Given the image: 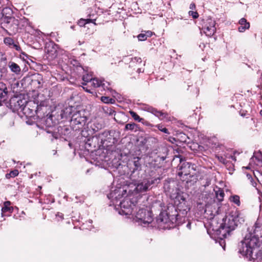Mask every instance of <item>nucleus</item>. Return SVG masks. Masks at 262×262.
I'll return each instance as SVG.
<instances>
[{
  "label": "nucleus",
  "mask_w": 262,
  "mask_h": 262,
  "mask_svg": "<svg viewBox=\"0 0 262 262\" xmlns=\"http://www.w3.org/2000/svg\"><path fill=\"white\" fill-rule=\"evenodd\" d=\"M237 221L240 223L244 222L243 214L239 210L232 211L223 219L219 228L216 230L219 238L221 239V242L220 241V245H222V243H224L223 239L226 238L227 236H229L231 233L235 229L237 226Z\"/></svg>",
  "instance_id": "nucleus-1"
},
{
  "label": "nucleus",
  "mask_w": 262,
  "mask_h": 262,
  "mask_svg": "<svg viewBox=\"0 0 262 262\" xmlns=\"http://www.w3.org/2000/svg\"><path fill=\"white\" fill-rule=\"evenodd\" d=\"M254 235L246 236L244 240L238 245V252L243 256L250 258L252 256L253 250L257 247L259 237L262 236V229L258 222L254 225Z\"/></svg>",
  "instance_id": "nucleus-2"
},
{
  "label": "nucleus",
  "mask_w": 262,
  "mask_h": 262,
  "mask_svg": "<svg viewBox=\"0 0 262 262\" xmlns=\"http://www.w3.org/2000/svg\"><path fill=\"white\" fill-rule=\"evenodd\" d=\"M174 213L169 215L166 211H161L156 219L158 227L162 229H166L172 227L174 224L179 225L182 221L179 214L177 213L176 209L173 207Z\"/></svg>",
  "instance_id": "nucleus-3"
},
{
  "label": "nucleus",
  "mask_w": 262,
  "mask_h": 262,
  "mask_svg": "<svg viewBox=\"0 0 262 262\" xmlns=\"http://www.w3.org/2000/svg\"><path fill=\"white\" fill-rule=\"evenodd\" d=\"M88 113L84 110L76 111L72 115L71 124L75 130L82 129L88 120Z\"/></svg>",
  "instance_id": "nucleus-4"
},
{
  "label": "nucleus",
  "mask_w": 262,
  "mask_h": 262,
  "mask_svg": "<svg viewBox=\"0 0 262 262\" xmlns=\"http://www.w3.org/2000/svg\"><path fill=\"white\" fill-rule=\"evenodd\" d=\"M178 175L181 180L183 181H186L188 182V177L191 178L193 176L191 173L195 170V166L194 164L186 161L181 162L178 166Z\"/></svg>",
  "instance_id": "nucleus-5"
},
{
  "label": "nucleus",
  "mask_w": 262,
  "mask_h": 262,
  "mask_svg": "<svg viewBox=\"0 0 262 262\" xmlns=\"http://www.w3.org/2000/svg\"><path fill=\"white\" fill-rule=\"evenodd\" d=\"M160 180V177L144 179L137 184L134 190L136 193H142L148 191L151 188L152 185L158 184Z\"/></svg>",
  "instance_id": "nucleus-6"
},
{
  "label": "nucleus",
  "mask_w": 262,
  "mask_h": 262,
  "mask_svg": "<svg viewBox=\"0 0 262 262\" xmlns=\"http://www.w3.org/2000/svg\"><path fill=\"white\" fill-rule=\"evenodd\" d=\"M135 221L145 226L153 221L152 212L146 208H140L135 215Z\"/></svg>",
  "instance_id": "nucleus-7"
},
{
  "label": "nucleus",
  "mask_w": 262,
  "mask_h": 262,
  "mask_svg": "<svg viewBox=\"0 0 262 262\" xmlns=\"http://www.w3.org/2000/svg\"><path fill=\"white\" fill-rule=\"evenodd\" d=\"M110 136V133L108 131H104L95 135L91 139H88L87 144L90 146H93V147L103 146Z\"/></svg>",
  "instance_id": "nucleus-8"
},
{
  "label": "nucleus",
  "mask_w": 262,
  "mask_h": 262,
  "mask_svg": "<svg viewBox=\"0 0 262 262\" xmlns=\"http://www.w3.org/2000/svg\"><path fill=\"white\" fill-rule=\"evenodd\" d=\"M120 209L119 213L121 215H134L133 212L135 209H137L134 204L129 198H125L120 203Z\"/></svg>",
  "instance_id": "nucleus-9"
},
{
  "label": "nucleus",
  "mask_w": 262,
  "mask_h": 262,
  "mask_svg": "<svg viewBox=\"0 0 262 262\" xmlns=\"http://www.w3.org/2000/svg\"><path fill=\"white\" fill-rule=\"evenodd\" d=\"M9 105L10 108L14 112L18 111L19 110L23 111L25 114L30 110L28 104L24 105V102L20 98L18 97H12L9 101Z\"/></svg>",
  "instance_id": "nucleus-10"
},
{
  "label": "nucleus",
  "mask_w": 262,
  "mask_h": 262,
  "mask_svg": "<svg viewBox=\"0 0 262 262\" xmlns=\"http://www.w3.org/2000/svg\"><path fill=\"white\" fill-rule=\"evenodd\" d=\"M202 30L206 36L211 37L216 31L215 21L212 18H207L202 20Z\"/></svg>",
  "instance_id": "nucleus-11"
},
{
  "label": "nucleus",
  "mask_w": 262,
  "mask_h": 262,
  "mask_svg": "<svg viewBox=\"0 0 262 262\" xmlns=\"http://www.w3.org/2000/svg\"><path fill=\"white\" fill-rule=\"evenodd\" d=\"M142 63V60L141 58L139 57H135L130 58V61L129 62V67L133 68L134 70L137 69L138 73L143 72V70L142 71L141 68L139 67Z\"/></svg>",
  "instance_id": "nucleus-12"
},
{
  "label": "nucleus",
  "mask_w": 262,
  "mask_h": 262,
  "mask_svg": "<svg viewBox=\"0 0 262 262\" xmlns=\"http://www.w3.org/2000/svg\"><path fill=\"white\" fill-rule=\"evenodd\" d=\"M149 113L158 117L160 120H163L164 119H167L168 116V115L167 113L159 111L152 106V108H149Z\"/></svg>",
  "instance_id": "nucleus-13"
},
{
  "label": "nucleus",
  "mask_w": 262,
  "mask_h": 262,
  "mask_svg": "<svg viewBox=\"0 0 262 262\" xmlns=\"http://www.w3.org/2000/svg\"><path fill=\"white\" fill-rule=\"evenodd\" d=\"M174 183L173 182L172 183L166 182L164 184V189L165 191L169 193L171 197H172V194H175L176 193H177V189H174Z\"/></svg>",
  "instance_id": "nucleus-14"
},
{
  "label": "nucleus",
  "mask_w": 262,
  "mask_h": 262,
  "mask_svg": "<svg viewBox=\"0 0 262 262\" xmlns=\"http://www.w3.org/2000/svg\"><path fill=\"white\" fill-rule=\"evenodd\" d=\"M43 79L41 75L37 74L34 75L31 80V84L36 88H40L42 86Z\"/></svg>",
  "instance_id": "nucleus-15"
},
{
  "label": "nucleus",
  "mask_w": 262,
  "mask_h": 262,
  "mask_svg": "<svg viewBox=\"0 0 262 262\" xmlns=\"http://www.w3.org/2000/svg\"><path fill=\"white\" fill-rule=\"evenodd\" d=\"M239 27L238 30L240 32H244L246 30L249 29L250 28V23L247 21L245 18H241L238 22Z\"/></svg>",
  "instance_id": "nucleus-16"
},
{
  "label": "nucleus",
  "mask_w": 262,
  "mask_h": 262,
  "mask_svg": "<svg viewBox=\"0 0 262 262\" xmlns=\"http://www.w3.org/2000/svg\"><path fill=\"white\" fill-rule=\"evenodd\" d=\"M8 66L12 73H14L16 75H19L20 74L21 68L15 62L9 61L8 63Z\"/></svg>",
  "instance_id": "nucleus-17"
},
{
  "label": "nucleus",
  "mask_w": 262,
  "mask_h": 262,
  "mask_svg": "<svg viewBox=\"0 0 262 262\" xmlns=\"http://www.w3.org/2000/svg\"><path fill=\"white\" fill-rule=\"evenodd\" d=\"M10 202L7 201L4 203V206L2 208V215H6V213L8 212L11 213L13 212V208L10 206Z\"/></svg>",
  "instance_id": "nucleus-18"
},
{
  "label": "nucleus",
  "mask_w": 262,
  "mask_h": 262,
  "mask_svg": "<svg viewBox=\"0 0 262 262\" xmlns=\"http://www.w3.org/2000/svg\"><path fill=\"white\" fill-rule=\"evenodd\" d=\"M7 89L3 83H0V101H5L7 95Z\"/></svg>",
  "instance_id": "nucleus-19"
},
{
  "label": "nucleus",
  "mask_w": 262,
  "mask_h": 262,
  "mask_svg": "<svg viewBox=\"0 0 262 262\" xmlns=\"http://www.w3.org/2000/svg\"><path fill=\"white\" fill-rule=\"evenodd\" d=\"M139 125L135 123H127L125 126V130H131L137 132L139 130Z\"/></svg>",
  "instance_id": "nucleus-20"
},
{
  "label": "nucleus",
  "mask_w": 262,
  "mask_h": 262,
  "mask_svg": "<svg viewBox=\"0 0 262 262\" xmlns=\"http://www.w3.org/2000/svg\"><path fill=\"white\" fill-rule=\"evenodd\" d=\"M8 21L7 23L9 24L11 23V26L13 27V30L14 31L17 30V25H18V19H15L14 17H8Z\"/></svg>",
  "instance_id": "nucleus-21"
},
{
  "label": "nucleus",
  "mask_w": 262,
  "mask_h": 262,
  "mask_svg": "<svg viewBox=\"0 0 262 262\" xmlns=\"http://www.w3.org/2000/svg\"><path fill=\"white\" fill-rule=\"evenodd\" d=\"M90 83L94 88L103 87L104 86V83H103L101 80H100L97 78H93Z\"/></svg>",
  "instance_id": "nucleus-22"
},
{
  "label": "nucleus",
  "mask_w": 262,
  "mask_h": 262,
  "mask_svg": "<svg viewBox=\"0 0 262 262\" xmlns=\"http://www.w3.org/2000/svg\"><path fill=\"white\" fill-rule=\"evenodd\" d=\"M215 195L217 198V199L219 200V201L221 202L223 200L225 193L224 192V190L220 188H217V190H215Z\"/></svg>",
  "instance_id": "nucleus-23"
},
{
  "label": "nucleus",
  "mask_w": 262,
  "mask_h": 262,
  "mask_svg": "<svg viewBox=\"0 0 262 262\" xmlns=\"http://www.w3.org/2000/svg\"><path fill=\"white\" fill-rule=\"evenodd\" d=\"M93 78H93L92 75L91 74L87 73L85 75H83L82 77V80L84 82L82 83V84L83 85H86L88 83H91Z\"/></svg>",
  "instance_id": "nucleus-24"
},
{
  "label": "nucleus",
  "mask_w": 262,
  "mask_h": 262,
  "mask_svg": "<svg viewBox=\"0 0 262 262\" xmlns=\"http://www.w3.org/2000/svg\"><path fill=\"white\" fill-rule=\"evenodd\" d=\"M140 158L139 157H135L134 158V165L135 168L134 169L133 171L134 172L135 170H138L141 169V164L140 162Z\"/></svg>",
  "instance_id": "nucleus-25"
},
{
  "label": "nucleus",
  "mask_w": 262,
  "mask_h": 262,
  "mask_svg": "<svg viewBox=\"0 0 262 262\" xmlns=\"http://www.w3.org/2000/svg\"><path fill=\"white\" fill-rule=\"evenodd\" d=\"M229 200L231 202L234 203L237 206H239L241 205L240 198L238 195H231L230 197Z\"/></svg>",
  "instance_id": "nucleus-26"
},
{
  "label": "nucleus",
  "mask_w": 262,
  "mask_h": 262,
  "mask_svg": "<svg viewBox=\"0 0 262 262\" xmlns=\"http://www.w3.org/2000/svg\"><path fill=\"white\" fill-rule=\"evenodd\" d=\"M101 100L105 103L114 104L115 103L114 99L106 96L101 97Z\"/></svg>",
  "instance_id": "nucleus-27"
},
{
  "label": "nucleus",
  "mask_w": 262,
  "mask_h": 262,
  "mask_svg": "<svg viewBox=\"0 0 262 262\" xmlns=\"http://www.w3.org/2000/svg\"><path fill=\"white\" fill-rule=\"evenodd\" d=\"M177 201H182V202H180V203L179 204H178V205L180 207H183L184 205H185L186 200H185V199L184 198V197L183 196H181V195H177V196H176L175 203H176Z\"/></svg>",
  "instance_id": "nucleus-28"
},
{
  "label": "nucleus",
  "mask_w": 262,
  "mask_h": 262,
  "mask_svg": "<svg viewBox=\"0 0 262 262\" xmlns=\"http://www.w3.org/2000/svg\"><path fill=\"white\" fill-rule=\"evenodd\" d=\"M129 114L132 117V118L137 121H138L139 122H142V120L144 119L143 118H141L140 117V116L135 112L130 111Z\"/></svg>",
  "instance_id": "nucleus-29"
},
{
  "label": "nucleus",
  "mask_w": 262,
  "mask_h": 262,
  "mask_svg": "<svg viewBox=\"0 0 262 262\" xmlns=\"http://www.w3.org/2000/svg\"><path fill=\"white\" fill-rule=\"evenodd\" d=\"M156 127H157L158 128V129L159 130H160L161 132H162L166 134H167V135L170 134V133L168 131V130L166 127H165L163 125H162L161 124H159L156 125Z\"/></svg>",
  "instance_id": "nucleus-30"
},
{
  "label": "nucleus",
  "mask_w": 262,
  "mask_h": 262,
  "mask_svg": "<svg viewBox=\"0 0 262 262\" xmlns=\"http://www.w3.org/2000/svg\"><path fill=\"white\" fill-rule=\"evenodd\" d=\"M4 42L5 45L8 46L10 48H11L12 45H13V43L14 42V41L13 39H12V38L7 37L4 38Z\"/></svg>",
  "instance_id": "nucleus-31"
},
{
  "label": "nucleus",
  "mask_w": 262,
  "mask_h": 262,
  "mask_svg": "<svg viewBox=\"0 0 262 262\" xmlns=\"http://www.w3.org/2000/svg\"><path fill=\"white\" fill-rule=\"evenodd\" d=\"M43 121V124L46 127H51L52 125L53 122L52 121V118L51 117L44 118Z\"/></svg>",
  "instance_id": "nucleus-32"
},
{
  "label": "nucleus",
  "mask_w": 262,
  "mask_h": 262,
  "mask_svg": "<svg viewBox=\"0 0 262 262\" xmlns=\"http://www.w3.org/2000/svg\"><path fill=\"white\" fill-rule=\"evenodd\" d=\"M253 157L255 158L258 161H262V153L260 151H255Z\"/></svg>",
  "instance_id": "nucleus-33"
},
{
  "label": "nucleus",
  "mask_w": 262,
  "mask_h": 262,
  "mask_svg": "<svg viewBox=\"0 0 262 262\" xmlns=\"http://www.w3.org/2000/svg\"><path fill=\"white\" fill-rule=\"evenodd\" d=\"M138 39L139 41H144L147 38V35L145 34L141 33L137 36Z\"/></svg>",
  "instance_id": "nucleus-34"
},
{
  "label": "nucleus",
  "mask_w": 262,
  "mask_h": 262,
  "mask_svg": "<svg viewBox=\"0 0 262 262\" xmlns=\"http://www.w3.org/2000/svg\"><path fill=\"white\" fill-rule=\"evenodd\" d=\"M72 107L70 108H66L65 110L63 111V113L61 114L62 117L63 118L64 116L65 117H67V116L66 114H69L70 115L71 113Z\"/></svg>",
  "instance_id": "nucleus-35"
},
{
  "label": "nucleus",
  "mask_w": 262,
  "mask_h": 262,
  "mask_svg": "<svg viewBox=\"0 0 262 262\" xmlns=\"http://www.w3.org/2000/svg\"><path fill=\"white\" fill-rule=\"evenodd\" d=\"M215 157L218 159V160L222 163L225 164L226 163V160L222 156H220L219 155H216Z\"/></svg>",
  "instance_id": "nucleus-36"
},
{
  "label": "nucleus",
  "mask_w": 262,
  "mask_h": 262,
  "mask_svg": "<svg viewBox=\"0 0 262 262\" xmlns=\"http://www.w3.org/2000/svg\"><path fill=\"white\" fill-rule=\"evenodd\" d=\"M189 14L192 16L193 18H197L199 17V14L196 11H190Z\"/></svg>",
  "instance_id": "nucleus-37"
},
{
  "label": "nucleus",
  "mask_w": 262,
  "mask_h": 262,
  "mask_svg": "<svg viewBox=\"0 0 262 262\" xmlns=\"http://www.w3.org/2000/svg\"><path fill=\"white\" fill-rule=\"evenodd\" d=\"M11 48H14L17 51H21V48L18 45V43H15V42L13 43V45L11 47Z\"/></svg>",
  "instance_id": "nucleus-38"
},
{
  "label": "nucleus",
  "mask_w": 262,
  "mask_h": 262,
  "mask_svg": "<svg viewBox=\"0 0 262 262\" xmlns=\"http://www.w3.org/2000/svg\"><path fill=\"white\" fill-rule=\"evenodd\" d=\"M10 173L12 178H14V177H16L17 176H18L19 172H18V170L15 169V170L11 171L10 172Z\"/></svg>",
  "instance_id": "nucleus-39"
},
{
  "label": "nucleus",
  "mask_w": 262,
  "mask_h": 262,
  "mask_svg": "<svg viewBox=\"0 0 262 262\" xmlns=\"http://www.w3.org/2000/svg\"><path fill=\"white\" fill-rule=\"evenodd\" d=\"M83 89L86 91V92L88 93H91V94H93V92L90 89H88L87 87H84V86H83Z\"/></svg>",
  "instance_id": "nucleus-40"
},
{
  "label": "nucleus",
  "mask_w": 262,
  "mask_h": 262,
  "mask_svg": "<svg viewBox=\"0 0 262 262\" xmlns=\"http://www.w3.org/2000/svg\"><path fill=\"white\" fill-rule=\"evenodd\" d=\"M149 108H152V106L146 105L144 109L145 111L149 112Z\"/></svg>",
  "instance_id": "nucleus-41"
},
{
  "label": "nucleus",
  "mask_w": 262,
  "mask_h": 262,
  "mask_svg": "<svg viewBox=\"0 0 262 262\" xmlns=\"http://www.w3.org/2000/svg\"><path fill=\"white\" fill-rule=\"evenodd\" d=\"M56 217H59L61 220H62L63 219V215L62 213H58L56 214Z\"/></svg>",
  "instance_id": "nucleus-42"
},
{
  "label": "nucleus",
  "mask_w": 262,
  "mask_h": 262,
  "mask_svg": "<svg viewBox=\"0 0 262 262\" xmlns=\"http://www.w3.org/2000/svg\"><path fill=\"white\" fill-rule=\"evenodd\" d=\"M195 8V5L194 3H192L190 5V9L193 10Z\"/></svg>",
  "instance_id": "nucleus-43"
},
{
  "label": "nucleus",
  "mask_w": 262,
  "mask_h": 262,
  "mask_svg": "<svg viewBox=\"0 0 262 262\" xmlns=\"http://www.w3.org/2000/svg\"><path fill=\"white\" fill-rule=\"evenodd\" d=\"M146 35H147V37H150L152 35V32L151 31H147Z\"/></svg>",
  "instance_id": "nucleus-44"
},
{
  "label": "nucleus",
  "mask_w": 262,
  "mask_h": 262,
  "mask_svg": "<svg viewBox=\"0 0 262 262\" xmlns=\"http://www.w3.org/2000/svg\"><path fill=\"white\" fill-rule=\"evenodd\" d=\"M83 20L85 21V24H88V23H89L90 22H92V20L90 19H84Z\"/></svg>",
  "instance_id": "nucleus-45"
},
{
  "label": "nucleus",
  "mask_w": 262,
  "mask_h": 262,
  "mask_svg": "<svg viewBox=\"0 0 262 262\" xmlns=\"http://www.w3.org/2000/svg\"><path fill=\"white\" fill-rule=\"evenodd\" d=\"M6 178L7 179H10V178H12V177H11V176L10 173H7V174H6Z\"/></svg>",
  "instance_id": "nucleus-46"
},
{
  "label": "nucleus",
  "mask_w": 262,
  "mask_h": 262,
  "mask_svg": "<svg viewBox=\"0 0 262 262\" xmlns=\"http://www.w3.org/2000/svg\"><path fill=\"white\" fill-rule=\"evenodd\" d=\"M100 88L103 89L104 90H108V88L105 85V84L104 83V86L103 87H100Z\"/></svg>",
  "instance_id": "nucleus-47"
},
{
  "label": "nucleus",
  "mask_w": 262,
  "mask_h": 262,
  "mask_svg": "<svg viewBox=\"0 0 262 262\" xmlns=\"http://www.w3.org/2000/svg\"><path fill=\"white\" fill-rule=\"evenodd\" d=\"M241 116H242L243 117L246 116V114L244 113H241Z\"/></svg>",
  "instance_id": "nucleus-48"
},
{
  "label": "nucleus",
  "mask_w": 262,
  "mask_h": 262,
  "mask_svg": "<svg viewBox=\"0 0 262 262\" xmlns=\"http://www.w3.org/2000/svg\"><path fill=\"white\" fill-rule=\"evenodd\" d=\"M260 115L262 116V110H261L259 112Z\"/></svg>",
  "instance_id": "nucleus-49"
},
{
  "label": "nucleus",
  "mask_w": 262,
  "mask_h": 262,
  "mask_svg": "<svg viewBox=\"0 0 262 262\" xmlns=\"http://www.w3.org/2000/svg\"><path fill=\"white\" fill-rule=\"evenodd\" d=\"M3 55V54L1 52H0V56H2Z\"/></svg>",
  "instance_id": "nucleus-50"
},
{
  "label": "nucleus",
  "mask_w": 262,
  "mask_h": 262,
  "mask_svg": "<svg viewBox=\"0 0 262 262\" xmlns=\"http://www.w3.org/2000/svg\"><path fill=\"white\" fill-rule=\"evenodd\" d=\"M125 193L126 192V190H123Z\"/></svg>",
  "instance_id": "nucleus-51"
},
{
  "label": "nucleus",
  "mask_w": 262,
  "mask_h": 262,
  "mask_svg": "<svg viewBox=\"0 0 262 262\" xmlns=\"http://www.w3.org/2000/svg\"><path fill=\"white\" fill-rule=\"evenodd\" d=\"M149 125L152 126L153 125L152 124H149Z\"/></svg>",
  "instance_id": "nucleus-52"
},
{
  "label": "nucleus",
  "mask_w": 262,
  "mask_h": 262,
  "mask_svg": "<svg viewBox=\"0 0 262 262\" xmlns=\"http://www.w3.org/2000/svg\"><path fill=\"white\" fill-rule=\"evenodd\" d=\"M223 247V249H225V245Z\"/></svg>",
  "instance_id": "nucleus-53"
}]
</instances>
